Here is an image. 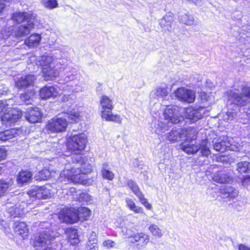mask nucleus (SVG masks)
Segmentation results:
<instances>
[{"mask_svg":"<svg viewBox=\"0 0 250 250\" xmlns=\"http://www.w3.org/2000/svg\"><path fill=\"white\" fill-rule=\"evenodd\" d=\"M92 171V166L90 164H84L80 168L71 167L70 168L63 169L60 177L62 182L86 185L88 184V180L84 175L90 173Z\"/></svg>","mask_w":250,"mask_h":250,"instance_id":"f257e3e1","label":"nucleus"},{"mask_svg":"<svg viewBox=\"0 0 250 250\" xmlns=\"http://www.w3.org/2000/svg\"><path fill=\"white\" fill-rule=\"evenodd\" d=\"M91 212L90 209L84 207H64L59 211L58 217L64 223L73 224L87 220Z\"/></svg>","mask_w":250,"mask_h":250,"instance_id":"f03ea898","label":"nucleus"},{"mask_svg":"<svg viewBox=\"0 0 250 250\" xmlns=\"http://www.w3.org/2000/svg\"><path fill=\"white\" fill-rule=\"evenodd\" d=\"M88 139L83 133L72 135L67 138L65 146L67 151L75 155H81L86 148Z\"/></svg>","mask_w":250,"mask_h":250,"instance_id":"7ed1b4c3","label":"nucleus"},{"mask_svg":"<svg viewBox=\"0 0 250 250\" xmlns=\"http://www.w3.org/2000/svg\"><path fill=\"white\" fill-rule=\"evenodd\" d=\"M101 107V117L106 121L113 122L118 124L122 123V118L118 114L112 113L114 104L112 100L107 96L102 95L100 100Z\"/></svg>","mask_w":250,"mask_h":250,"instance_id":"20e7f679","label":"nucleus"},{"mask_svg":"<svg viewBox=\"0 0 250 250\" xmlns=\"http://www.w3.org/2000/svg\"><path fill=\"white\" fill-rule=\"evenodd\" d=\"M68 121L63 117H55L47 121L44 129L48 133H60L66 131Z\"/></svg>","mask_w":250,"mask_h":250,"instance_id":"39448f33","label":"nucleus"},{"mask_svg":"<svg viewBox=\"0 0 250 250\" xmlns=\"http://www.w3.org/2000/svg\"><path fill=\"white\" fill-rule=\"evenodd\" d=\"M241 93L230 92L229 95V100L232 101L238 106H244L247 104L245 98L250 99V85L245 84L241 87Z\"/></svg>","mask_w":250,"mask_h":250,"instance_id":"423d86ee","label":"nucleus"},{"mask_svg":"<svg viewBox=\"0 0 250 250\" xmlns=\"http://www.w3.org/2000/svg\"><path fill=\"white\" fill-rule=\"evenodd\" d=\"M22 113L17 110H8L3 105H0V119L2 124L11 125L18 122L21 117Z\"/></svg>","mask_w":250,"mask_h":250,"instance_id":"0eeeda50","label":"nucleus"},{"mask_svg":"<svg viewBox=\"0 0 250 250\" xmlns=\"http://www.w3.org/2000/svg\"><path fill=\"white\" fill-rule=\"evenodd\" d=\"M128 243L138 250L145 247L150 241L148 234L143 232H138L129 235L127 237Z\"/></svg>","mask_w":250,"mask_h":250,"instance_id":"6e6552de","label":"nucleus"},{"mask_svg":"<svg viewBox=\"0 0 250 250\" xmlns=\"http://www.w3.org/2000/svg\"><path fill=\"white\" fill-rule=\"evenodd\" d=\"M193 133V131L190 128H181L180 131L176 129H172L168 133L167 139L171 143H175L183 137H186L187 140H192L191 135Z\"/></svg>","mask_w":250,"mask_h":250,"instance_id":"1a4fd4ad","label":"nucleus"},{"mask_svg":"<svg viewBox=\"0 0 250 250\" xmlns=\"http://www.w3.org/2000/svg\"><path fill=\"white\" fill-rule=\"evenodd\" d=\"M36 80L33 74H28L19 78L15 82V86L19 89H26L33 86Z\"/></svg>","mask_w":250,"mask_h":250,"instance_id":"9d476101","label":"nucleus"},{"mask_svg":"<svg viewBox=\"0 0 250 250\" xmlns=\"http://www.w3.org/2000/svg\"><path fill=\"white\" fill-rule=\"evenodd\" d=\"M127 186L132 191L134 194L138 198L140 202L146 209L151 210L152 206L147 199L144 197L143 193L140 190L138 185L132 180H128L126 183Z\"/></svg>","mask_w":250,"mask_h":250,"instance_id":"9b49d317","label":"nucleus"},{"mask_svg":"<svg viewBox=\"0 0 250 250\" xmlns=\"http://www.w3.org/2000/svg\"><path fill=\"white\" fill-rule=\"evenodd\" d=\"M42 76L45 81H52L59 75V70L52 66L51 62L42 64Z\"/></svg>","mask_w":250,"mask_h":250,"instance_id":"f8f14e48","label":"nucleus"},{"mask_svg":"<svg viewBox=\"0 0 250 250\" xmlns=\"http://www.w3.org/2000/svg\"><path fill=\"white\" fill-rule=\"evenodd\" d=\"M42 113L37 107H31L25 112V118L30 123L35 124L42 121Z\"/></svg>","mask_w":250,"mask_h":250,"instance_id":"ddd939ff","label":"nucleus"},{"mask_svg":"<svg viewBox=\"0 0 250 250\" xmlns=\"http://www.w3.org/2000/svg\"><path fill=\"white\" fill-rule=\"evenodd\" d=\"M213 181L220 184L229 183L233 181L230 173L224 168L217 171L212 176Z\"/></svg>","mask_w":250,"mask_h":250,"instance_id":"4468645a","label":"nucleus"},{"mask_svg":"<svg viewBox=\"0 0 250 250\" xmlns=\"http://www.w3.org/2000/svg\"><path fill=\"white\" fill-rule=\"evenodd\" d=\"M164 115L168 122L176 124L181 122L183 116L178 114L175 108L171 106H167L164 112Z\"/></svg>","mask_w":250,"mask_h":250,"instance_id":"2eb2a0df","label":"nucleus"},{"mask_svg":"<svg viewBox=\"0 0 250 250\" xmlns=\"http://www.w3.org/2000/svg\"><path fill=\"white\" fill-rule=\"evenodd\" d=\"M175 96L181 101L192 103L195 100V95L191 90L184 87L178 88L175 91Z\"/></svg>","mask_w":250,"mask_h":250,"instance_id":"dca6fc26","label":"nucleus"},{"mask_svg":"<svg viewBox=\"0 0 250 250\" xmlns=\"http://www.w3.org/2000/svg\"><path fill=\"white\" fill-rule=\"evenodd\" d=\"M30 196L39 199H45L50 197V190L45 186L37 187L28 191Z\"/></svg>","mask_w":250,"mask_h":250,"instance_id":"f3484780","label":"nucleus"},{"mask_svg":"<svg viewBox=\"0 0 250 250\" xmlns=\"http://www.w3.org/2000/svg\"><path fill=\"white\" fill-rule=\"evenodd\" d=\"M35 25V23L32 20L28 21L25 24H20L16 30V37L17 38H21L26 36L33 30Z\"/></svg>","mask_w":250,"mask_h":250,"instance_id":"a211bd4d","label":"nucleus"},{"mask_svg":"<svg viewBox=\"0 0 250 250\" xmlns=\"http://www.w3.org/2000/svg\"><path fill=\"white\" fill-rule=\"evenodd\" d=\"M54 237L46 232H42L35 237L33 247L37 248L44 245L50 244Z\"/></svg>","mask_w":250,"mask_h":250,"instance_id":"6ab92c4d","label":"nucleus"},{"mask_svg":"<svg viewBox=\"0 0 250 250\" xmlns=\"http://www.w3.org/2000/svg\"><path fill=\"white\" fill-rule=\"evenodd\" d=\"M13 229L14 232L22 239L25 238L29 234V228L23 221H16L14 222Z\"/></svg>","mask_w":250,"mask_h":250,"instance_id":"aec40b11","label":"nucleus"},{"mask_svg":"<svg viewBox=\"0 0 250 250\" xmlns=\"http://www.w3.org/2000/svg\"><path fill=\"white\" fill-rule=\"evenodd\" d=\"M14 179L12 178L0 179V198L6 196L13 188Z\"/></svg>","mask_w":250,"mask_h":250,"instance_id":"412c9836","label":"nucleus"},{"mask_svg":"<svg viewBox=\"0 0 250 250\" xmlns=\"http://www.w3.org/2000/svg\"><path fill=\"white\" fill-rule=\"evenodd\" d=\"M33 174L28 169H21L17 174V182L21 185H23L31 182Z\"/></svg>","mask_w":250,"mask_h":250,"instance_id":"4be33fe9","label":"nucleus"},{"mask_svg":"<svg viewBox=\"0 0 250 250\" xmlns=\"http://www.w3.org/2000/svg\"><path fill=\"white\" fill-rule=\"evenodd\" d=\"M11 19L14 23L17 24L32 20V17L29 14L25 12L21 11L13 13L11 15Z\"/></svg>","mask_w":250,"mask_h":250,"instance_id":"5701e85b","label":"nucleus"},{"mask_svg":"<svg viewBox=\"0 0 250 250\" xmlns=\"http://www.w3.org/2000/svg\"><path fill=\"white\" fill-rule=\"evenodd\" d=\"M56 89L53 86H44L39 90V96L42 100H47L56 96Z\"/></svg>","mask_w":250,"mask_h":250,"instance_id":"b1692460","label":"nucleus"},{"mask_svg":"<svg viewBox=\"0 0 250 250\" xmlns=\"http://www.w3.org/2000/svg\"><path fill=\"white\" fill-rule=\"evenodd\" d=\"M42 40L41 35L38 33H32L24 41V44L29 48H34L38 46Z\"/></svg>","mask_w":250,"mask_h":250,"instance_id":"393cba45","label":"nucleus"},{"mask_svg":"<svg viewBox=\"0 0 250 250\" xmlns=\"http://www.w3.org/2000/svg\"><path fill=\"white\" fill-rule=\"evenodd\" d=\"M220 194L229 199H234L238 195V190L232 186H225L219 190Z\"/></svg>","mask_w":250,"mask_h":250,"instance_id":"a878e982","label":"nucleus"},{"mask_svg":"<svg viewBox=\"0 0 250 250\" xmlns=\"http://www.w3.org/2000/svg\"><path fill=\"white\" fill-rule=\"evenodd\" d=\"M185 113L187 118L193 122L199 120L202 117V115L199 109L191 107L187 108L186 110Z\"/></svg>","mask_w":250,"mask_h":250,"instance_id":"bb28decb","label":"nucleus"},{"mask_svg":"<svg viewBox=\"0 0 250 250\" xmlns=\"http://www.w3.org/2000/svg\"><path fill=\"white\" fill-rule=\"evenodd\" d=\"M65 233L67 235V240L72 245H75L79 243V236L77 230L73 228L66 229Z\"/></svg>","mask_w":250,"mask_h":250,"instance_id":"cd10ccee","label":"nucleus"},{"mask_svg":"<svg viewBox=\"0 0 250 250\" xmlns=\"http://www.w3.org/2000/svg\"><path fill=\"white\" fill-rule=\"evenodd\" d=\"M8 213L13 218L21 217L25 214L24 208L21 205H15L8 209Z\"/></svg>","mask_w":250,"mask_h":250,"instance_id":"c85d7f7f","label":"nucleus"},{"mask_svg":"<svg viewBox=\"0 0 250 250\" xmlns=\"http://www.w3.org/2000/svg\"><path fill=\"white\" fill-rule=\"evenodd\" d=\"M16 128H11L0 132V141L4 142L16 137L18 134Z\"/></svg>","mask_w":250,"mask_h":250,"instance_id":"c756f323","label":"nucleus"},{"mask_svg":"<svg viewBox=\"0 0 250 250\" xmlns=\"http://www.w3.org/2000/svg\"><path fill=\"white\" fill-rule=\"evenodd\" d=\"M52 171L49 167H44L40 170L36 175V178L38 181L48 180L52 177Z\"/></svg>","mask_w":250,"mask_h":250,"instance_id":"7c9ffc66","label":"nucleus"},{"mask_svg":"<svg viewBox=\"0 0 250 250\" xmlns=\"http://www.w3.org/2000/svg\"><path fill=\"white\" fill-rule=\"evenodd\" d=\"M67 117L71 123H77L82 120V115L80 111L72 109L67 113Z\"/></svg>","mask_w":250,"mask_h":250,"instance_id":"2f4dec72","label":"nucleus"},{"mask_svg":"<svg viewBox=\"0 0 250 250\" xmlns=\"http://www.w3.org/2000/svg\"><path fill=\"white\" fill-rule=\"evenodd\" d=\"M236 170L240 174L249 173L250 171V162L244 161L237 163Z\"/></svg>","mask_w":250,"mask_h":250,"instance_id":"473e14b6","label":"nucleus"},{"mask_svg":"<svg viewBox=\"0 0 250 250\" xmlns=\"http://www.w3.org/2000/svg\"><path fill=\"white\" fill-rule=\"evenodd\" d=\"M125 202L127 208L135 213H144L143 208L141 207L137 206L132 199L130 198H126L125 199Z\"/></svg>","mask_w":250,"mask_h":250,"instance_id":"72a5a7b5","label":"nucleus"},{"mask_svg":"<svg viewBox=\"0 0 250 250\" xmlns=\"http://www.w3.org/2000/svg\"><path fill=\"white\" fill-rule=\"evenodd\" d=\"M181 148L188 154H193L197 152L199 150V147L195 145H185L184 143L181 144Z\"/></svg>","mask_w":250,"mask_h":250,"instance_id":"f704fd0d","label":"nucleus"},{"mask_svg":"<svg viewBox=\"0 0 250 250\" xmlns=\"http://www.w3.org/2000/svg\"><path fill=\"white\" fill-rule=\"evenodd\" d=\"M42 4L48 9H54L58 7L57 0H42Z\"/></svg>","mask_w":250,"mask_h":250,"instance_id":"c9c22d12","label":"nucleus"},{"mask_svg":"<svg viewBox=\"0 0 250 250\" xmlns=\"http://www.w3.org/2000/svg\"><path fill=\"white\" fill-rule=\"evenodd\" d=\"M148 229L152 234L157 237L160 238L162 236V233L159 227L154 224L150 225Z\"/></svg>","mask_w":250,"mask_h":250,"instance_id":"e433bc0d","label":"nucleus"},{"mask_svg":"<svg viewBox=\"0 0 250 250\" xmlns=\"http://www.w3.org/2000/svg\"><path fill=\"white\" fill-rule=\"evenodd\" d=\"M199 147L202 156L208 157L209 155L210 151L208 147L207 146L206 141H203L200 146Z\"/></svg>","mask_w":250,"mask_h":250,"instance_id":"4c0bfd02","label":"nucleus"},{"mask_svg":"<svg viewBox=\"0 0 250 250\" xmlns=\"http://www.w3.org/2000/svg\"><path fill=\"white\" fill-rule=\"evenodd\" d=\"M101 172L104 179L112 181L114 178V174L111 171L106 169H103Z\"/></svg>","mask_w":250,"mask_h":250,"instance_id":"58836bf2","label":"nucleus"},{"mask_svg":"<svg viewBox=\"0 0 250 250\" xmlns=\"http://www.w3.org/2000/svg\"><path fill=\"white\" fill-rule=\"evenodd\" d=\"M182 20L184 23L187 25H192L194 23V19L193 17L189 15H185L182 18Z\"/></svg>","mask_w":250,"mask_h":250,"instance_id":"ea45409f","label":"nucleus"},{"mask_svg":"<svg viewBox=\"0 0 250 250\" xmlns=\"http://www.w3.org/2000/svg\"><path fill=\"white\" fill-rule=\"evenodd\" d=\"M103 245L104 247H106L107 249H110L114 247L115 245V243L114 241L108 239L104 240L103 243Z\"/></svg>","mask_w":250,"mask_h":250,"instance_id":"a19ab883","label":"nucleus"},{"mask_svg":"<svg viewBox=\"0 0 250 250\" xmlns=\"http://www.w3.org/2000/svg\"><path fill=\"white\" fill-rule=\"evenodd\" d=\"M31 93H32V92L30 91V92H25L21 94V99L25 102L29 101L31 99Z\"/></svg>","mask_w":250,"mask_h":250,"instance_id":"79ce46f5","label":"nucleus"},{"mask_svg":"<svg viewBox=\"0 0 250 250\" xmlns=\"http://www.w3.org/2000/svg\"><path fill=\"white\" fill-rule=\"evenodd\" d=\"M199 97L200 100L202 102H206L208 100L209 96L207 93L204 91H201L199 93Z\"/></svg>","mask_w":250,"mask_h":250,"instance_id":"37998d69","label":"nucleus"},{"mask_svg":"<svg viewBox=\"0 0 250 250\" xmlns=\"http://www.w3.org/2000/svg\"><path fill=\"white\" fill-rule=\"evenodd\" d=\"M7 155V151L4 148L0 147V162L4 160Z\"/></svg>","mask_w":250,"mask_h":250,"instance_id":"c03bdc74","label":"nucleus"},{"mask_svg":"<svg viewBox=\"0 0 250 250\" xmlns=\"http://www.w3.org/2000/svg\"><path fill=\"white\" fill-rule=\"evenodd\" d=\"M214 149L218 151L223 152L224 150V148L222 147L220 142H217L214 144L213 145Z\"/></svg>","mask_w":250,"mask_h":250,"instance_id":"a18cd8bd","label":"nucleus"},{"mask_svg":"<svg viewBox=\"0 0 250 250\" xmlns=\"http://www.w3.org/2000/svg\"><path fill=\"white\" fill-rule=\"evenodd\" d=\"M250 182V175L245 176L242 180V183L243 186H247Z\"/></svg>","mask_w":250,"mask_h":250,"instance_id":"49530a36","label":"nucleus"},{"mask_svg":"<svg viewBox=\"0 0 250 250\" xmlns=\"http://www.w3.org/2000/svg\"><path fill=\"white\" fill-rule=\"evenodd\" d=\"M238 250H250V248L247 246L240 244L238 245Z\"/></svg>","mask_w":250,"mask_h":250,"instance_id":"de8ad7c7","label":"nucleus"},{"mask_svg":"<svg viewBox=\"0 0 250 250\" xmlns=\"http://www.w3.org/2000/svg\"><path fill=\"white\" fill-rule=\"evenodd\" d=\"M5 4L0 3V13H1L5 8Z\"/></svg>","mask_w":250,"mask_h":250,"instance_id":"09e8293b","label":"nucleus"},{"mask_svg":"<svg viewBox=\"0 0 250 250\" xmlns=\"http://www.w3.org/2000/svg\"><path fill=\"white\" fill-rule=\"evenodd\" d=\"M188 1L192 2L195 4H197L199 2H200L201 0H187Z\"/></svg>","mask_w":250,"mask_h":250,"instance_id":"8fccbe9b","label":"nucleus"},{"mask_svg":"<svg viewBox=\"0 0 250 250\" xmlns=\"http://www.w3.org/2000/svg\"><path fill=\"white\" fill-rule=\"evenodd\" d=\"M220 159H221V156L217 157L216 158V160L217 161H219Z\"/></svg>","mask_w":250,"mask_h":250,"instance_id":"3c124183","label":"nucleus"},{"mask_svg":"<svg viewBox=\"0 0 250 250\" xmlns=\"http://www.w3.org/2000/svg\"><path fill=\"white\" fill-rule=\"evenodd\" d=\"M1 169H2V167H0V175L1 174Z\"/></svg>","mask_w":250,"mask_h":250,"instance_id":"603ef678","label":"nucleus"}]
</instances>
